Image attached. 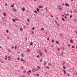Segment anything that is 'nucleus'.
Segmentation results:
<instances>
[{"instance_id":"26","label":"nucleus","mask_w":77,"mask_h":77,"mask_svg":"<svg viewBox=\"0 0 77 77\" xmlns=\"http://www.w3.org/2000/svg\"><path fill=\"white\" fill-rule=\"evenodd\" d=\"M63 71L64 72V73L66 74V71H65V70H63Z\"/></svg>"},{"instance_id":"31","label":"nucleus","mask_w":77,"mask_h":77,"mask_svg":"<svg viewBox=\"0 0 77 77\" xmlns=\"http://www.w3.org/2000/svg\"><path fill=\"white\" fill-rule=\"evenodd\" d=\"M38 68V69H41V68H40V67L39 66H38L37 67Z\"/></svg>"},{"instance_id":"24","label":"nucleus","mask_w":77,"mask_h":77,"mask_svg":"<svg viewBox=\"0 0 77 77\" xmlns=\"http://www.w3.org/2000/svg\"><path fill=\"white\" fill-rule=\"evenodd\" d=\"M67 75H68V76H70V74L69 73H68L67 74Z\"/></svg>"},{"instance_id":"46","label":"nucleus","mask_w":77,"mask_h":77,"mask_svg":"<svg viewBox=\"0 0 77 77\" xmlns=\"http://www.w3.org/2000/svg\"><path fill=\"white\" fill-rule=\"evenodd\" d=\"M12 49H13V48H14V47L13 46L11 48Z\"/></svg>"},{"instance_id":"42","label":"nucleus","mask_w":77,"mask_h":77,"mask_svg":"<svg viewBox=\"0 0 77 77\" xmlns=\"http://www.w3.org/2000/svg\"><path fill=\"white\" fill-rule=\"evenodd\" d=\"M60 36H62V33H60Z\"/></svg>"},{"instance_id":"23","label":"nucleus","mask_w":77,"mask_h":77,"mask_svg":"<svg viewBox=\"0 0 77 77\" xmlns=\"http://www.w3.org/2000/svg\"><path fill=\"white\" fill-rule=\"evenodd\" d=\"M63 69H66V67L65 66H63Z\"/></svg>"},{"instance_id":"18","label":"nucleus","mask_w":77,"mask_h":77,"mask_svg":"<svg viewBox=\"0 0 77 77\" xmlns=\"http://www.w3.org/2000/svg\"><path fill=\"white\" fill-rule=\"evenodd\" d=\"M23 30V28H20V30L21 31H22Z\"/></svg>"},{"instance_id":"2","label":"nucleus","mask_w":77,"mask_h":77,"mask_svg":"<svg viewBox=\"0 0 77 77\" xmlns=\"http://www.w3.org/2000/svg\"><path fill=\"white\" fill-rule=\"evenodd\" d=\"M65 5L66 6H69V4H67V3H66L65 4Z\"/></svg>"},{"instance_id":"10","label":"nucleus","mask_w":77,"mask_h":77,"mask_svg":"<svg viewBox=\"0 0 77 77\" xmlns=\"http://www.w3.org/2000/svg\"><path fill=\"white\" fill-rule=\"evenodd\" d=\"M37 52L39 54L41 52V51H37Z\"/></svg>"},{"instance_id":"30","label":"nucleus","mask_w":77,"mask_h":77,"mask_svg":"<svg viewBox=\"0 0 77 77\" xmlns=\"http://www.w3.org/2000/svg\"><path fill=\"white\" fill-rule=\"evenodd\" d=\"M15 26L17 27H18V26L17 25V24H15Z\"/></svg>"},{"instance_id":"60","label":"nucleus","mask_w":77,"mask_h":77,"mask_svg":"<svg viewBox=\"0 0 77 77\" xmlns=\"http://www.w3.org/2000/svg\"><path fill=\"white\" fill-rule=\"evenodd\" d=\"M37 57H39V55H38L37 56Z\"/></svg>"},{"instance_id":"27","label":"nucleus","mask_w":77,"mask_h":77,"mask_svg":"<svg viewBox=\"0 0 77 77\" xmlns=\"http://www.w3.org/2000/svg\"><path fill=\"white\" fill-rule=\"evenodd\" d=\"M62 20H63V21H65V20H64V19L62 18Z\"/></svg>"},{"instance_id":"49","label":"nucleus","mask_w":77,"mask_h":77,"mask_svg":"<svg viewBox=\"0 0 77 77\" xmlns=\"http://www.w3.org/2000/svg\"><path fill=\"white\" fill-rule=\"evenodd\" d=\"M42 59H41V60H40V62H42Z\"/></svg>"},{"instance_id":"32","label":"nucleus","mask_w":77,"mask_h":77,"mask_svg":"<svg viewBox=\"0 0 77 77\" xmlns=\"http://www.w3.org/2000/svg\"><path fill=\"white\" fill-rule=\"evenodd\" d=\"M6 32L7 33H8V32H9V30H8L7 29L6 31Z\"/></svg>"},{"instance_id":"5","label":"nucleus","mask_w":77,"mask_h":77,"mask_svg":"<svg viewBox=\"0 0 77 77\" xmlns=\"http://www.w3.org/2000/svg\"><path fill=\"white\" fill-rule=\"evenodd\" d=\"M35 71H36V70L35 69H32V71H33V72H35Z\"/></svg>"},{"instance_id":"13","label":"nucleus","mask_w":77,"mask_h":77,"mask_svg":"<svg viewBox=\"0 0 77 77\" xmlns=\"http://www.w3.org/2000/svg\"><path fill=\"white\" fill-rule=\"evenodd\" d=\"M41 30H44V28H41Z\"/></svg>"},{"instance_id":"29","label":"nucleus","mask_w":77,"mask_h":77,"mask_svg":"<svg viewBox=\"0 0 77 77\" xmlns=\"http://www.w3.org/2000/svg\"><path fill=\"white\" fill-rule=\"evenodd\" d=\"M11 6L12 8H14V6L13 5H11Z\"/></svg>"},{"instance_id":"55","label":"nucleus","mask_w":77,"mask_h":77,"mask_svg":"<svg viewBox=\"0 0 77 77\" xmlns=\"http://www.w3.org/2000/svg\"><path fill=\"white\" fill-rule=\"evenodd\" d=\"M5 5L6 6H7V5H8V4H7V3H5Z\"/></svg>"},{"instance_id":"22","label":"nucleus","mask_w":77,"mask_h":77,"mask_svg":"<svg viewBox=\"0 0 77 77\" xmlns=\"http://www.w3.org/2000/svg\"><path fill=\"white\" fill-rule=\"evenodd\" d=\"M12 21H13V22H15V20L14 19H13Z\"/></svg>"},{"instance_id":"3","label":"nucleus","mask_w":77,"mask_h":77,"mask_svg":"<svg viewBox=\"0 0 77 77\" xmlns=\"http://www.w3.org/2000/svg\"><path fill=\"white\" fill-rule=\"evenodd\" d=\"M65 15H66V17H67V16H69V14H68L67 13L66 14L64 13Z\"/></svg>"},{"instance_id":"8","label":"nucleus","mask_w":77,"mask_h":77,"mask_svg":"<svg viewBox=\"0 0 77 77\" xmlns=\"http://www.w3.org/2000/svg\"><path fill=\"white\" fill-rule=\"evenodd\" d=\"M0 61L2 63H3V62H4V61H3L2 60H0Z\"/></svg>"},{"instance_id":"37","label":"nucleus","mask_w":77,"mask_h":77,"mask_svg":"<svg viewBox=\"0 0 77 77\" xmlns=\"http://www.w3.org/2000/svg\"><path fill=\"white\" fill-rule=\"evenodd\" d=\"M21 61H24V60L23 59V58H22L21 59Z\"/></svg>"},{"instance_id":"1","label":"nucleus","mask_w":77,"mask_h":77,"mask_svg":"<svg viewBox=\"0 0 77 77\" xmlns=\"http://www.w3.org/2000/svg\"><path fill=\"white\" fill-rule=\"evenodd\" d=\"M13 10L14 11V12H17V10L15 9V8H13Z\"/></svg>"},{"instance_id":"36","label":"nucleus","mask_w":77,"mask_h":77,"mask_svg":"<svg viewBox=\"0 0 77 77\" xmlns=\"http://www.w3.org/2000/svg\"><path fill=\"white\" fill-rule=\"evenodd\" d=\"M46 68H48V69H50V67L47 66H46Z\"/></svg>"},{"instance_id":"7","label":"nucleus","mask_w":77,"mask_h":77,"mask_svg":"<svg viewBox=\"0 0 77 77\" xmlns=\"http://www.w3.org/2000/svg\"><path fill=\"white\" fill-rule=\"evenodd\" d=\"M36 10L37 12H39V9L38 8H37Z\"/></svg>"},{"instance_id":"40","label":"nucleus","mask_w":77,"mask_h":77,"mask_svg":"<svg viewBox=\"0 0 77 77\" xmlns=\"http://www.w3.org/2000/svg\"><path fill=\"white\" fill-rule=\"evenodd\" d=\"M72 48H74V46H72Z\"/></svg>"},{"instance_id":"41","label":"nucleus","mask_w":77,"mask_h":77,"mask_svg":"<svg viewBox=\"0 0 77 77\" xmlns=\"http://www.w3.org/2000/svg\"><path fill=\"white\" fill-rule=\"evenodd\" d=\"M72 15H71L70 16V18H72Z\"/></svg>"},{"instance_id":"48","label":"nucleus","mask_w":77,"mask_h":77,"mask_svg":"<svg viewBox=\"0 0 77 77\" xmlns=\"http://www.w3.org/2000/svg\"><path fill=\"white\" fill-rule=\"evenodd\" d=\"M61 55L63 56V53H62Z\"/></svg>"},{"instance_id":"61","label":"nucleus","mask_w":77,"mask_h":77,"mask_svg":"<svg viewBox=\"0 0 77 77\" xmlns=\"http://www.w3.org/2000/svg\"><path fill=\"white\" fill-rule=\"evenodd\" d=\"M32 34H33V33H34V32H33V31H32Z\"/></svg>"},{"instance_id":"52","label":"nucleus","mask_w":77,"mask_h":77,"mask_svg":"<svg viewBox=\"0 0 77 77\" xmlns=\"http://www.w3.org/2000/svg\"><path fill=\"white\" fill-rule=\"evenodd\" d=\"M17 46H15V49H17Z\"/></svg>"},{"instance_id":"47","label":"nucleus","mask_w":77,"mask_h":77,"mask_svg":"<svg viewBox=\"0 0 77 77\" xmlns=\"http://www.w3.org/2000/svg\"><path fill=\"white\" fill-rule=\"evenodd\" d=\"M27 21H30V20H29V19H28Z\"/></svg>"},{"instance_id":"43","label":"nucleus","mask_w":77,"mask_h":77,"mask_svg":"<svg viewBox=\"0 0 77 77\" xmlns=\"http://www.w3.org/2000/svg\"><path fill=\"white\" fill-rule=\"evenodd\" d=\"M27 74H29V71L27 72Z\"/></svg>"},{"instance_id":"64","label":"nucleus","mask_w":77,"mask_h":77,"mask_svg":"<svg viewBox=\"0 0 77 77\" xmlns=\"http://www.w3.org/2000/svg\"><path fill=\"white\" fill-rule=\"evenodd\" d=\"M48 64H49L50 65H51V64L50 63H49Z\"/></svg>"},{"instance_id":"53","label":"nucleus","mask_w":77,"mask_h":77,"mask_svg":"<svg viewBox=\"0 0 77 77\" xmlns=\"http://www.w3.org/2000/svg\"><path fill=\"white\" fill-rule=\"evenodd\" d=\"M27 51H30V50L29 49H28Z\"/></svg>"},{"instance_id":"44","label":"nucleus","mask_w":77,"mask_h":77,"mask_svg":"<svg viewBox=\"0 0 77 77\" xmlns=\"http://www.w3.org/2000/svg\"><path fill=\"white\" fill-rule=\"evenodd\" d=\"M26 24H27V25H29V24L28 23H26Z\"/></svg>"},{"instance_id":"39","label":"nucleus","mask_w":77,"mask_h":77,"mask_svg":"<svg viewBox=\"0 0 77 77\" xmlns=\"http://www.w3.org/2000/svg\"><path fill=\"white\" fill-rule=\"evenodd\" d=\"M54 42V40L52 39V42L53 43Z\"/></svg>"},{"instance_id":"57","label":"nucleus","mask_w":77,"mask_h":77,"mask_svg":"<svg viewBox=\"0 0 77 77\" xmlns=\"http://www.w3.org/2000/svg\"><path fill=\"white\" fill-rule=\"evenodd\" d=\"M15 20H16V21H17L18 20V19H15Z\"/></svg>"},{"instance_id":"34","label":"nucleus","mask_w":77,"mask_h":77,"mask_svg":"<svg viewBox=\"0 0 77 77\" xmlns=\"http://www.w3.org/2000/svg\"><path fill=\"white\" fill-rule=\"evenodd\" d=\"M38 7L39 8H42V6H39Z\"/></svg>"},{"instance_id":"11","label":"nucleus","mask_w":77,"mask_h":77,"mask_svg":"<svg viewBox=\"0 0 77 77\" xmlns=\"http://www.w3.org/2000/svg\"><path fill=\"white\" fill-rule=\"evenodd\" d=\"M36 75L37 77H39V75L38 73L36 74Z\"/></svg>"},{"instance_id":"19","label":"nucleus","mask_w":77,"mask_h":77,"mask_svg":"<svg viewBox=\"0 0 77 77\" xmlns=\"http://www.w3.org/2000/svg\"><path fill=\"white\" fill-rule=\"evenodd\" d=\"M30 44L31 45H33V42H30Z\"/></svg>"},{"instance_id":"63","label":"nucleus","mask_w":77,"mask_h":77,"mask_svg":"<svg viewBox=\"0 0 77 77\" xmlns=\"http://www.w3.org/2000/svg\"><path fill=\"white\" fill-rule=\"evenodd\" d=\"M62 5L63 6H64V5H65V4H64V3H63V4Z\"/></svg>"},{"instance_id":"51","label":"nucleus","mask_w":77,"mask_h":77,"mask_svg":"<svg viewBox=\"0 0 77 77\" xmlns=\"http://www.w3.org/2000/svg\"><path fill=\"white\" fill-rule=\"evenodd\" d=\"M68 47H69L70 46V45H69V44H68Z\"/></svg>"},{"instance_id":"59","label":"nucleus","mask_w":77,"mask_h":77,"mask_svg":"<svg viewBox=\"0 0 77 77\" xmlns=\"http://www.w3.org/2000/svg\"><path fill=\"white\" fill-rule=\"evenodd\" d=\"M25 72H26V71H25V70H24L23 71V73H25Z\"/></svg>"},{"instance_id":"56","label":"nucleus","mask_w":77,"mask_h":77,"mask_svg":"<svg viewBox=\"0 0 77 77\" xmlns=\"http://www.w3.org/2000/svg\"><path fill=\"white\" fill-rule=\"evenodd\" d=\"M64 18H66H66H67V17L66 16H65Z\"/></svg>"},{"instance_id":"9","label":"nucleus","mask_w":77,"mask_h":77,"mask_svg":"<svg viewBox=\"0 0 77 77\" xmlns=\"http://www.w3.org/2000/svg\"><path fill=\"white\" fill-rule=\"evenodd\" d=\"M22 11H25V8H24L23 7L22 8Z\"/></svg>"},{"instance_id":"20","label":"nucleus","mask_w":77,"mask_h":77,"mask_svg":"<svg viewBox=\"0 0 77 77\" xmlns=\"http://www.w3.org/2000/svg\"><path fill=\"white\" fill-rule=\"evenodd\" d=\"M20 57H17V60H20Z\"/></svg>"},{"instance_id":"25","label":"nucleus","mask_w":77,"mask_h":77,"mask_svg":"<svg viewBox=\"0 0 77 77\" xmlns=\"http://www.w3.org/2000/svg\"><path fill=\"white\" fill-rule=\"evenodd\" d=\"M56 43H57V44H58L59 42H58V41H56Z\"/></svg>"},{"instance_id":"33","label":"nucleus","mask_w":77,"mask_h":77,"mask_svg":"<svg viewBox=\"0 0 77 77\" xmlns=\"http://www.w3.org/2000/svg\"><path fill=\"white\" fill-rule=\"evenodd\" d=\"M28 72H30V73H31V71L30 70H29Z\"/></svg>"},{"instance_id":"45","label":"nucleus","mask_w":77,"mask_h":77,"mask_svg":"<svg viewBox=\"0 0 77 77\" xmlns=\"http://www.w3.org/2000/svg\"><path fill=\"white\" fill-rule=\"evenodd\" d=\"M32 30H34V29H35V27H33L32 28Z\"/></svg>"},{"instance_id":"17","label":"nucleus","mask_w":77,"mask_h":77,"mask_svg":"<svg viewBox=\"0 0 77 77\" xmlns=\"http://www.w3.org/2000/svg\"><path fill=\"white\" fill-rule=\"evenodd\" d=\"M7 56L5 57V60H7Z\"/></svg>"},{"instance_id":"15","label":"nucleus","mask_w":77,"mask_h":77,"mask_svg":"<svg viewBox=\"0 0 77 77\" xmlns=\"http://www.w3.org/2000/svg\"><path fill=\"white\" fill-rule=\"evenodd\" d=\"M70 42L71 43H73V42L72 41V39L70 40Z\"/></svg>"},{"instance_id":"35","label":"nucleus","mask_w":77,"mask_h":77,"mask_svg":"<svg viewBox=\"0 0 77 77\" xmlns=\"http://www.w3.org/2000/svg\"><path fill=\"white\" fill-rule=\"evenodd\" d=\"M3 14L4 15H5V16H6V14H5V13H4Z\"/></svg>"},{"instance_id":"50","label":"nucleus","mask_w":77,"mask_h":77,"mask_svg":"<svg viewBox=\"0 0 77 77\" xmlns=\"http://www.w3.org/2000/svg\"><path fill=\"white\" fill-rule=\"evenodd\" d=\"M49 37H48V38H47V40H48H48H49Z\"/></svg>"},{"instance_id":"14","label":"nucleus","mask_w":77,"mask_h":77,"mask_svg":"<svg viewBox=\"0 0 77 77\" xmlns=\"http://www.w3.org/2000/svg\"><path fill=\"white\" fill-rule=\"evenodd\" d=\"M58 9L59 10L61 9V6H60L58 7Z\"/></svg>"},{"instance_id":"38","label":"nucleus","mask_w":77,"mask_h":77,"mask_svg":"<svg viewBox=\"0 0 77 77\" xmlns=\"http://www.w3.org/2000/svg\"><path fill=\"white\" fill-rule=\"evenodd\" d=\"M21 56H22V57H24V54H22L21 55Z\"/></svg>"},{"instance_id":"12","label":"nucleus","mask_w":77,"mask_h":77,"mask_svg":"<svg viewBox=\"0 0 77 77\" xmlns=\"http://www.w3.org/2000/svg\"><path fill=\"white\" fill-rule=\"evenodd\" d=\"M44 51H45V52H46V53H47V50H46V49H44Z\"/></svg>"},{"instance_id":"62","label":"nucleus","mask_w":77,"mask_h":77,"mask_svg":"<svg viewBox=\"0 0 77 77\" xmlns=\"http://www.w3.org/2000/svg\"><path fill=\"white\" fill-rule=\"evenodd\" d=\"M51 17H52V18H53V16L52 15H51Z\"/></svg>"},{"instance_id":"6","label":"nucleus","mask_w":77,"mask_h":77,"mask_svg":"<svg viewBox=\"0 0 77 77\" xmlns=\"http://www.w3.org/2000/svg\"><path fill=\"white\" fill-rule=\"evenodd\" d=\"M45 11H46V12H48V9H47V8H45Z\"/></svg>"},{"instance_id":"28","label":"nucleus","mask_w":77,"mask_h":77,"mask_svg":"<svg viewBox=\"0 0 77 77\" xmlns=\"http://www.w3.org/2000/svg\"><path fill=\"white\" fill-rule=\"evenodd\" d=\"M46 64H47V62L46 61L44 63V65H45Z\"/></svg>"},{"instance_id":"16","label":"nucleus","mask_w":77,"mask_h":77,"mask_svg":"<svg viewBox=\"0 0 77 77\" xmlns=\"http://www.w3.org/2000/svg\"><path fill=\"white\" fill-rule=\"evenodd\" d=\"M8 60H10L11 59V57L10 56H9L8 57Z\"/></svg>"},{"instance_id":"54","label":"nucleus","mask_w":77,"mask_h":77,"mask_svg":"<svg viewBox=\"0 0 77 77\" xmlns=\"http://www.w3.org/2000/svg\"><path fill=\"white\" fill-rule=\"evenodd\" d=\"M74 11L75 12H76V13H77V11H75V10H74Z\"/></svg>"},{"instance_id":"4","label":"nucleus","mask_w":77,"mask_h":77,"mask_svg":"<svg viewBox=\"0 0 77 77\" xmlns=\"http://www.w3.org/2000/svg\"><path fill=\"white\" fill-rule=\"evenodd\" d=\"M39 54L41 56H42V52H41Z\"/></svg>"},{"instance_id":"21","label":"nucleus","mask_w":77,"mask_h":77,"mask_svg":"<svg viewBox=\"0 0 77 77\" xmlns=\"http://www.w3.org/2000/svg\"><path fill=\"white\" fill-rule=\"evenodd\" d=\"M34 13H36V14H37L38 13V12H37V11L36 10L34 11Z\"/></svg>"},{"instance_id":"58","label":"nucleus","mask_w":77,"mask_h":77,"mask_svg":"<svg viewBox=\"0 0 77 77\" xmlns=\"http://www.w3.org/2000/svg\"><path fill=\"white\" fill-rule=\"evenodd\" d=\"M60 50V49L59 48L58 49H57V50H58V51H59Z\"/></svg>"}]
</instances>
